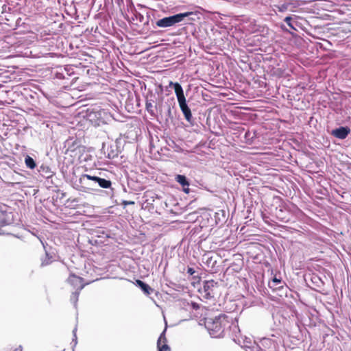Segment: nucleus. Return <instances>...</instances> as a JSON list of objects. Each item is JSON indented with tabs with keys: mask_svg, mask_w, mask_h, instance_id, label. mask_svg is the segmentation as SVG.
<instances>
[{
	"mask_svg": "<svg viewBox=\"0 0 351 351\" xmlns=\"http://www.w3.org/2000/svg\"><path fill=\"white\" fill-rule=\"evenodd\" d=\"M231 321L225 314H221L215 319H210L206 323L209 334L214 338L221 337L226 329L230 327Z\"/></svg>",
	"mask_w": 351,
	"mask_h": 351,
	"instance_id": "obj_1",
	"label": "nucleus"
},
{
	"mask_svg": "<svg viewBox=\"0 0 351 351\" xmlns=\"http://www.w3.org/2000/svg\"><path fill=\"white\" fill-rule=\"evenodd\" d=\"M172 86L174 88L175 93L176 95L180 108L185 119L188 121H190L192 119V114H191V109L189 108V106L186 104V101L185 96L184 95L183 89H182L181 85L178 82L173 83V82H171L169 83V86Z\"/></svg>",
	"mask_w": 351,
	"mask_h": 351,
	"instance_id": "obj_2",
	"label": "nucleus"
},
{
	"mask_svg": "<svg viewBox=\"0 0 351 351\" xmlns=\"http://www.w3.org/2000/svg\"><path fill=\"white\" fill-rule=\"evenodd\" d=\"M217 284V283L213 280L204 281L202 289L199 290L202 296L206 299L213 298L214 289L216 287Z\"/></svg>",
	"mask_w": 351,
	"mask_h": 351,
	"instance_id": "obj_3",
	"label": "nucleus"
},
{
	"mask_svg": "<svg viewBox=\"0 0 351 351\" xmlns=\"http://www.w3.org/2000/svg\"><path fill=\"white\" fill-rule=\"evenodd\" d=\"M99 178L97 176H92L88 174L82 175L79 179L80 190L84 192H88L90 190H93V189L91 186H85V181L93 180L97 182Z\"/></svg>",
	"mask_w": 351,
	"mask_h": 351,
	"instance_id": "obj_4",
	"label": "nucleus"
},
{
	"mask_svg": "<svg viewBox=\"0 0 351 351\" xmlns=\"http://www.w3.org/2000/svg\"><path fill=\"white\" fill-rule=\"evenodd\" d=\"M67 282L76 291L82 290L84 286L83 278L74 274L69 276Z\"/></svg>",
	"mask_w": 351,
	"mask_h": 351,
	"instance_id": "obj_5",
	"label": "nucleus"
},
{
	"mask_svg": "<svg viewBox=\"0 0 351 351\" xmlns=\"http://www.w3.org/2000/svg\"><path fill=\"white\" fill-rule=\"evenodd\" d=\"M192 14H193V12H186L168 16L170 27H172L176 24L183 21L186 17H188Z\"/></svg>",
	"mask_w": 351,
	"mask_h": 351,
	"instance_id": "obj_6",
	"label": "nucleus"
},
{
	"mask_svg": "<svg viewBox=\"0 0 351 351\" xmlns=\"http://www.w3.org/2000/svg\"><path fill=\"white\" fill-rule=\"evenodd\" d=\"M167 338L165 336V332L163 331L157 341V347L158 351H171L170 348L167 343Z\"/></svg>",
	"mask_w": 351,
	"mask_h": 351,
	"instance_id": "obj_7",
	"label": "nucleus"
},
{
	"mask_svg": "<svg viewBox=\"0 0 351 351\" xmlns=\"http://www.w3.org/2000/svg\"><path fill=\"white\" fill-rule=\"evenodd\" d=\"M350 130L348 128L340 127L333 130V135L340 139H344L350 133Z\"/></svg>",
	"mask_w": 351,
	"mask_h": 351,
	"instance_id": "obj_8",
	"label": "nucleus"
},
{
	"mask_svg": "<svg viewBox=\"0 0 351 351\" xmlns=\"http://www.w3.org/2000/svg\"><path fill=\"white\" fill-rule=\"evenodd\" d=\"M136 285L144 291L147 295H149L152 292V289L146 283L141 280H136Z\"/></svg>",
	"mask_w": 351,
	"mask_h": 351,
	"instance_id": "obj_9",
	"label": "nucleus"
},
{
	"mask_svg": "<svg viewBox=\"0 0 351 351\" xmlns=\"http://www.w3.org/2000/svg\"><path fill=\"white\" fill-rule=\"evenodd\" d=\"M155 104V101L153 100L152 99H148L147 98L146 99V102H145V108H146V110H147V112L153 115L154 114V104Z\"/></svg>",
	"mask_w": 351,
	"mask_h": 351,
	"instance_id": "obj_10",
	"label": "nucleus"
},
{
	"mask_svg": "<svg viewBox=\"0 0 351 351\" xmlns=\"http://www.w3.org/2000/svg\"><path fill=\"white\" fill-rule=\"evenodd\" d=\"M25 163L26 167L29 168L30 169H34L36 167V162L29 155L26 156V157L25 158Z\"/></svg>",
	"mask_w": 351,
	"mask_h": 351,
	"instance_id": "obj_11",
	"label": "nucleus"
},
{
	"mask_svg": "<svg viewBox=\"0 0 351 351\" xmlns=\"http://www.w3.org/2000/svg\"><path fill=\"white\" fill-rule=\"evenodd\" d=\"M176 180L183 187L189 186V181L187 180L186 176L183 175H177L176 177Z\"/></svg>",
	"mask_w": 351,
	"mask_h": 351,
	"instance_id": "obj_12",
	"label": "nucleus"
},
{
	"mask_svg": "<svg viewBox=\"0 0 351 351\" xmlns=\"http://www.w3.org/2000/svg\"><path fill=\"white\" fill-rule=\"evenodd\" d=\"M156 24L159 27H170V25H169V21L168 16L167 17H164V18H162L161 19L158 20L156 22Z\"/></svg>",
	"mask_w": 351,
	"mask_h": 351,
	"instance_id": "obj_13",
	"label": "nucleus"
},
{
	"mask_svg": "<svg viewBox=\"0 0 351 351\" xmlns=\"http://www.w3.org/2000/svg\"><path fill=\"white\" fill-rule=\"evenodd\" d=\"M100 187L104 189H108L111 186V182L104 178H99L97 182Z\"/></svg>",
	"mask_w": 351,
	"mask_h": 351,
	"instance_id": "obj_14",
	"label": "nucleus"
},
{
	"mask_svg": "<svg viewBox=\"0 0 351 351\" xmlns=\"http://www.w3.org/2000/svg\"><path fill=\"white\" fill-rule=\"evenodd\" d=\"M51 258L52 257L49 256V255L46 253L45 256L41 259V266L44 267L51 264L52 263Z\"/></svg>",
	"mask_w": 351,
	"mask_h": 351,
	"instance_id": "obj_15",
	"label": "nucleus"
},
{
	"mask_svg": "<svg viewBox=\"0 0 351 351\" xmlns=\"http://www.w3.org/2000/svg\"><path fill=\"white\" fill-rule=\"evenodd\" d=\"M291 5V3H283L278 6V10L280 12H285L289 9V6Z\"/></svg>",
	"mask_w": 351,
	"mask_h": 351,
	"instance_id": "obj_16",
	"label": "nucleus"
},
{
	"mask_svg": "<svg viewBox=\"0 0 351 351\" xmlns=\"http://www.w3.org/2000/svg\"><path fill=\"white\" fill-rule=\"evenodd\" d=\"M292 20L291 16H289L285 17V21L287 23V24L292 29H295L292 24L291 23V21Z\"/></svg>",
	"mask_w": 351,
	"mask_h": 351,
	"instance_id": "obj_17",
	"label": "nucleus"
},
{
	"mask_svg": "<svg viewBox=\"0 0 351 351\" xmlns=\"http://www.w3.org/2000/svg\"><path fill=\"white\" fill-rule=\"evenodd\" d=\"M272 281L274 283H275V285H278V284H280L281 282V280L279 278H277L276 276L274 277V278L272 279Z\"/></svg>",
	"mask_w": 351,
	"mask_h": 351,
	"instance_id": "obj_18",
	"label": "nucleus"
},
{
	"mask_svg": "<svg viewBox=\"0 0 351 351\" xmlns=\"http://www.w3.org/2000/svg\"><path fill=\"white\" fill-rule=\"evenodd\" d=\"M187 273L190 275H193L195 273V271L192 267H189L187 269Z\"/></svg>",
	"mask_w": 351,
	"mask_h": 351,
	"instance_id": "obj_19",
	"label": "nucleus"
},
{
	"mask_svg": "<svg viewBox=\"0 0 351 351\" xmlns=\"http://www.w3.org/2000/svg\"><path fill=\"white\" fill-rule=\"evenodd\" d=\"M191 306H192L193 308V309H195V310H197V309H198V308H199V304H197V303H195V302H193V303L191 304Z\"/></svg>",
	"mask_w": 351,
	"mask_h": 351,
	"instance_id": "obj_20",
	"label": "nucleus"
},
{
	"mask_svg": "<svg viewBox=\"0 0 351 351\" xmlns=\"http://www.w3.org/2000/svg\"><path fill=\"white\" fill-rule=\"evenodd\" d=\"M97 112L99 113V115H101V114H106L105 110L103 109L99 110Z\"/></svg>",
	"mask_w": 351,
	"mask_h": 351,
	"instance_id": "obj_21",
	"label": "nucleus"
},
{
	"mask_svg": "<svg viewBox=\"0 0 351 351\" xmlns=\"http://www.w3.org/2000/svg\"><path fill=\"white\" fill-rule=\"evenodd\" d=\"M183 191L186 193H189V191L190 189L187 187V188H185V186L184 187L183 189Z\"/></svg>",
	"mask_w": 351,
	"mask_h": 351,
	"instance_id": "obj_22",
	"label": "nucleus"
},
{
	"mask_svg": "<svg viewBox=\"0 0 351 351\" xmlns=\"http://www.w3.org/2000/svg\"><path fill=\"white\" fill-rule=\"evenodd\" d=\"M134 202H124V204L125 205H127V204H134Z\"/></svg>",
	"mask_w": 351,
	"mask_h": 351,
	"instance_id": "obj_23",
	"label": "nucleus"
},
{
	"mask_svg": "<svg viewBox=\"0 0 351 351\" xmlns=\"http://www.w3.org/2000/svg\"><path fill=\"white\" fill-rule=\"evenodd\" d=\"M84 183H85V186H90V185L88 184V181H85V182H84Z\"/></svg>",
	"mask_w": 351,
	"mask_h": 351,
	"instance_id": "obj_24",
	"label": "nucleus"
}]
</instances>
